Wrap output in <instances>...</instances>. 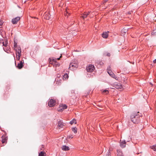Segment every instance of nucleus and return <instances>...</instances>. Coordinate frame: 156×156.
<instances>
[{
	"label": "nucleus",
	"mask_w": 156,
	"mask_h": 156,
	"mask_svg": "<svg viewBox=\"0 0 156 156\" xmlns=\"http://www.w3.org/2000/svg\"><path fill=\"white\" fill-rule=\"evenodd\" d=\"M156 2V0H154Z\"/></svg>",
	"instance_id": "nucleus-48"
},
{
	"label": "nucleus",
	"mask_w": 156,
	"mask_h": 156,
	"mask_svg": "<svg viewBox=\"0 0 156 156\" xmlns=\"http://www.w3.org/2000/svg\"><path fill=\"white\" fill-rule=\"evenodd\" d=\"M2 24H1L0 25V32H1V30H2V29H1V26H2Z\"/></svg>",
	"instance_id": "nucleus-41"
},
{
	"label": "nucleus",
	"mask_w": 156,
	"mask_h": 156,
	"mask_svg": "<svg viewBox=\"0 0 156 156\" xmlns=\"http://www.w3.org/2000/svg\"><path fill=\"white\" fill-rule=\"evenodd\" d=\"M103 94H107L108 93V91L107 90H104L103 91Z\"/></svg>",
	"instance_id": "nucleus-29"
},
{
	"label": "nucleus",
	"mask_w": 156,
	"mask_h": 156,
	"mask_svg": "<svg viewBox=\"0 0 156 156\" xmlns=\"http://www.w3.org/2000/svg\"><path fill=\"white\" fill-rule=\"evenodd\" d=\"M61 57H62V56H61V55L60 56V57H59V58H56V61H57V60H59V59H60V58Z\"/></svg>",
	"instance_id": "nucleus-43"
},
{
	"label": "nucleus",
	"mask_w": 156,
	"mask_h": 156,
	"mask_svg": "<svg viewBox=\"0 0 156 156\" xmlns=\"http://www.w3.org/2000/svg\"><path fill=\"white\" fill-rule=\"evenodd\" d=\"M62 149L63 151H66L69 150V148L68 146L66 145H63L62 147Z\"/></svg>",
	"instance_id": "nucleus-14"
},
{
	"label": "nucleus",
	"mask_w": 156,
	"mask_h": 156,
	"mask_svg": "<svg viewBox=\"0 0 156 156\" xmlns=\"http://www.w3.org/2000/svg\"><path fill=\"white\" fill-rule=\"evenodd\" d=\"M71 92H72V93H74V90H72V91H71Z\"/></svg>",
	"instance_id": "nucleus-45"
},
{
	"label": "nucleus",
	"mask_w": 156,
	"mask_h": 156,
	"mask_svg": "<svg viewBox=\"0 0 156 156\" xmlns=\"http://www.w3.org/2000/svg\"><path fill=\"white\" fill-rule=\"evenodd\" d=\"M21 51H18V52L17 53V54H18L17 55L18 56H21Z\"/></svg>",
	"instance_id": "nucleus-31"
},
{
	"label": "nucleus",
	"mask_w": 156,
	"mask_h": 156,
	"mask_svg": "<svg viewBox=\"0 0 156 156\" xmlns=\"http://www.w3.org/2000/svg\"><path fill=\"white\" fill-rule=\"evenodd\" d=\"M126 146V140H123L122 141H121L120 143V146L122 148H123L125 147Z\"/></svg>",
	"instance_id": "nucleus-10"
},
{
	"label": "nucleus",
	"mask_w": 156,
	"mask_h": 156,
	"mask_svg": "<svg viewBox=\"0 0 156 156\" xmlns=\"http://www.w3.org/2000/svg\"><path fill=\"white\" fill-rule=\"evenodd\" d=\"M107 72L110 75V76L111 75V74H112V73H113V72L112 71H108V72Z\"/></svg>",
	"instance_id": "nucleus-36"
},
{
	"label": "nucleus",
	"mask_w": 156,
	"mask_h": 156,
	"mask_svg": "<svg viewBox=\"0 0 156 156\" xmlns=\"http://www.w3.org/2000/svg\"><path fill=\"white\" fill-rule=\"evenodd\" d=\"M151 34L152 35H156V30L154 32V31L151 33Z\"/></svg>",
	"instance_id": "nucleus-37"
},
{
	"label": "nucleus",
	"mask_w": 156,
	"mask_h": 156,
	"mask_svg": "<svg viewBox=\"0 0 156 156\" xmlns=\"http://www.w3.org/2000/svg\"><path fill=\"white\" fill-rule=\"evenodd\" d=\"M3 49L6 52H7L8 53H9L8 48V47H3Z\"/></svg>",
	"instance_id": "nucleus-26"
},
{
	"label": "nucleus",
	"mask_w": 156,
	"mask_h": 156,
	"mask_svg": "<svg viewBox=\"0 0 156 156\" xmlns=\"http://www.w3.org/2000/svg\"><path fill=\"white\" fill-rule=\"evenodd\" d=\"M2 140V143L4 144L5 143L6 141L4 140V138H3V136H2L1 137Z\"/></svg>",
	"instance_id": "nucleus-28"
},
{
	"label": "nucleus",
	"mask_w": 156,
	"mask_h": 156,
	"mask_svg": "<svg viewBox=\"0 0 156 156\" xmlns=\"http://www.w3.org/2000/svg\"><path fill=\"white\" fill-rule=\"evenodd\" d=\"M73 138V135L72 134L69 135L67 136V138L69 139H71Z\"/></svg>",
	"instance_id": "nucleus-27"
},
{
	"label": "nucleus",
	"mask_w": 156,
	"mask_h": 156,
	"mask_svg": "<svg viewBox=\"0 0 156 156\" xmlns=\"http://www.w3.org/2000/svg\"><path fill=\"white\" fill-rule=\"evenodd\" d=\"M55 81L56 84L59 85L62 81V80L60 78H57L55 79Z\"/></svg>",
	"instance_id": "nucleus-13"
},
{
	"label": "nucleus",
	"mask_w": 156,
	"mask_h": 156,
	"mask_svg": "<svg viewBox=\"0 0 156 156\" xmlns=\"http://www.w3.org/2000/svg\"><path fill=\"white\" fill-rule=\"evenodd\" d=\"M39 156H46L45 153L43 151H41L39 154Z\"/></svg>",
	"instance_id": "nucleus-20"
},
{
	"label": "nucleus",
	"mask_w": 156,
	"mask_h": 156,
	"mask_svg": "<svg viewBox=\"0 0 156 156\" xmlns=\"http://www.w3.org/2000/svg\"><path fill=\"white\" fill-rule=\"evenodd\" d=\"M112 77L115 79L116 80H118V78L116 77V76L113 73L112 74H111L110 76Z\"/></svg>",
	"instance_id": "nucleus-21"
},
{
	"label": "nucleus",
	"mask_w": 156,
	"mask_h": 156,
	"mask_svg": "<svg viewBox=\"0 0 156 156\" xmlns=\"http://www.w3.org/2000/svg\"><path fill=\"white\" fill-rule=\"evenodd\" d=\"M67 107V106L66 105H62L60 106L58 109V111L59 112H61L64 109H66Z\"/></svg>",
	"instance_id": "nucleus-8"
},
{
	"label": "nucleus",
	"mask_w": 156,
	"mask_h": 156,
	"mask_svg": "<svg viewBox=\"0 0 156 156\" xmlns=\"http://www.w3.org/2000/svg\"><path fill=\"white\" fill-rule=\"evenodd\" d=\"M49 63L54 65V62H55L56 61V58H50L49 59Z\"/></svg>",
	"instance_id": "nucleus-9"
},
{
	"label": "nucleus",
	"mask_w": 156,
	"mask_h": 156,
	"mask_svg": "<svg viewBox=\"0 0 156 156\" xmlns=\"http://www.w3.org/2000/svg\"><path fill=\"white\" fill-rule=\"evenodd\" d=\"M16 51L17 53L18 52V51H21V49L20 47H18L16 49Z\"/></svg>",
	"instance_id": "nucleus-30"
},
{
	"label": "nucleus",
	"mask_w": 156,
	"mask_h": 156,
	"mask_svg": "<svg viewBox=\"0 0 156 156\" xmlns=\"http://www.w3.org/2000/svg\"><path fill=\"white\" fill-rule=\"evenodd\" d=\"M128 14H130V12H128Z\"/></svg>",
	"instance_id": "nucleus-47"
},
{
	"label": "nucleus",
	"mask_w": 156,
	"mask_h": 156,
	"mask_svg": "<svg viewBox=\"0 0 156 156\" xmlns=\"http://www.w3.org/2000/svg\"><path fill=\"white\" fill-rule=\"evenodd\" d=\"M3 138H4V140L6 141V140H7V137L6 136H3Z\"/></svg>",
	"instance_id": "nucleus-38"
},
{
	"label": "nucleus",
	"mask_w": 156,
	"mask_h": 156,
	"mask_svg": "<svg viewBox=\"0 0 156 156\" xmlns=\"http://www.w3.org/2000/svg\"><path fill=\"white\" fill-rule=\"evenodd\" d=\"M91 12V11L85 12L82 14V16H80V17L82 18L83 19H84L85 18H86L88 15L90 14Z\"/></svg>",
	"instance_id": "nucleus-5"
},
{
	"label": "nucleus",
	"mask_w": 156,
	"mask_h": 156,
	"mask_svg": "<svg viewBox=\"0 0 156 156\" xmlns=\"http://www.w3.org/2000/svg\"><path fill=\"white\" fill-rule=\"evenodd\" d=\"M106 55L109 57L110 56V54L109 53H108Z\"/></svg>",
	"instance_id": "nucleus-40"
},
{
	"label": "nucleus",
	"mask_w": 156,
	"mask_h": 156,
	"mask_svg": "<svg viewBox=\"0 0 156 156\" xmlns=\"http://www.w3.org/2000/svg\"><path fill=\"white\" fill-rule=\"evenodd\" d=\"M20 19V17L19 16H18L15 17V18H13L12 20V22L13 24H16L17 22Z\"/></svg>",
	"instance_id": "nucleus-6"
},
{
	"label": "nucleus",
	"mask_w": 156,
	"mask_h": 156,
	"mask_svg": "<svg viewBox=\"0 0 156 156\" xmlns=\"http://www.w3.org/2000/svg\"><path fill=\"white\" fill-rule=\"evenodd\" d=\"M14 48H16L17 47V44L16 42H14Z\"/></svg>",
	"instance_id": "nucleus-35"
},
{
	"label": "nucleus",
	"mask_w": 156,
	"mask_h": 156,
	"mask_svg": "<svg viewBox=\"0 0 156 156\" xmlns=\"http://www.w3.org/2000/svg\"><path fill=\"white\" fill-rule=\"evenodd\" d=\"M20 56H18V57L17 58V60H19L20 59Z\"/></svg>",
	"instance_id": "nucleus-42"
},
{
	"label": "nucleus",
	"mask_w": 156,
	"mask_h": 156,
	"mask_svg": "<svg viewBox=\"0 0 156 156\" xmlns=\"http://www.w3.org/2000/svg\"><path fill=\"white\" fill-rule=\"evenodd\" d=\"M60 64L58 62H57L56 61H55V62H54V66H55V67H58L59 66H60Z\"/></svg>",
	"instance_id": "nucleus-23"
},
{
	"label": "nucleus",
	"mask_w": 156,
	"mask_h": 156,
	"mask_svg": "<svg viewBox=\"0 0 156 156\" xmlns=\"http://www.w3.org/2000/svg\"><path fill=\"white\" fill-rule=\"evenodd\" d=\"M150 84H152L151 83H150Z\"/></svg>",
	"instance_id": "nucleus-49"
},
{
	"label": "nucleus",
	"mask_w": 156,
	"mask_h": 156,
	"mask_svg": "<svg viewBox=\"0 0 156 156\" xmlns=\"http://www.w3.org/2000/svg\"><path fill=\"white\" fill-rule=\"evenodd\" d=\"M131 139L130 138L129 136L128 137V138L126 139V142H129L130 140Z\"/></svg>",
	"instance_id": "nucleus-33"
},
{
	"label": "nucleus",
	"mask_w": 156,
	"mask_h": 156,
	"mask_svg": "<svg viewBox=\"0 0 156 156\" xmlns=\"http://www.w3.org/2000/svg\"><path fill=\"white\" fill-rule=\"evenodd\" d=\"M153 62L154 63H156V59L153 61Z\"/></svg>",
	"instance_id": "nucleus-44"
},
{
	"label": "nucleus",
	"mask_w": 156,
	"mask_h": 156,
	"mask_svg": "<svg viewBox=\"0 0 156 156\" xmlns=\"http://www.w3.org/2000/svg\"><path fill=\"white\" fill-rule=\"evenodd\" d=\"M114 86L117 89H121L122 88V86L120 83H115L114 84Z\"/></svg>",
	"instance_id": "nucleus-7"
},
{
	"label": "nucleus",
	"mask_w": 156,
	"mask_h": 156,
	"mask_svg": "<svg viewBox=\"0 0 156 156\" xmlns=\"http://www.w3.org/2000/svg\"><path fill=\"white\" fill-rule=\"evenodd\" d=\"M2 42H3V39H0V44H1V43H2Z\"/></svg>",
	"instance_id": "nucleus-39"
},
{
	"label": "nucleus",
	"mask_w": 156,
	"mask_h": 156,
	"mask_svg": "<svg viewBox=\"0 0 156 156\" xmlns=\"http://www.w3.org/2000/svg\"><path fill=\"white\" fill-rule=\"evenodd\" d=\"M139 116L136 113H133L130 116L131 121L135 124L138 123L140 121Z\"/></svg>",
	"instance_id": "nucleus-1"
},
{
	"label": "nucleus",
	"mask_w": 156,
	"mask_h": 156,
	"mask_svg": "<svg viewBox=\"0 0 156 156\" xmlns=\"http://www.w3.org/2000/svg\"><path fill=\"white\" fill-rule=\"evenodd\" d=\"M63 126L62 122L61 121H59L58 122V128H62Z\"/></svg>",
	"instance_id": "nucleus-15"
},
{
	"label": "nucleus",
	"mask_w": 156,
	"mask_h": 156,
	"mask_svg": "<svg viewBox=\"0 0 156 156\" xmlns=\"http://www.w3.org/2000/svg\"><path fill=\"white\" fill-rule=\"evenodd\" d=\"M108 0H105V2H107Z\"/></svg>",
	"instance_id": "nucleus-46"
},
{
	"label": "nucleus",
	"mask_w": 156,
	"mask_h": 156,
	"mask_svg": "<svg viewBox=\"0 0 156 156\" xmlns=\"http://www.w3.org/2000/svg\"><path fill=\"white\" fill-rule=\"evenodd\" d=\"M73 131L75 133H76L77 132V128L76 127L73 128L72 129Z\"/></svg>",
	"instance_id": "nucleus-24"
},
{
	"label": "nucleus",
	"mask_w": 156,
	"mask_h": 156,
	"mask_svg": "<svg viewBox=\"0 0 156 156\" xmlns=\"http://www.w3.org/2000/svg\"><path fill=\"white\" fill-rule=\"evenodd\" d=\"M117 156H124L122 151L120 150H117Z\"/></svg>",
	"instance_id": "nucleus-16"
},
{
	"label": "nucleus",
	"mask_w": 156,
	"mask_h": 156,
	"mask_svg": "<svg viewBox=\"0 0 156 156\" xmlns=\"http://www.w3.org/2000/svg\"><path fill=\"white\" fill-rule=\"evenodd\" d=\"M2 44L3 46H4L5 47H7L8 46V42L7 41H5V43H4V42H2Z\"/></svg>",
	"instance_id": "nucleus-22"
},
{
	"label": "nucleus",
	"mask_w": 156,
	"mask_h": 156,
	"mask_svg": "<svg viewBox=\"0 0 156 156\" xmlns=\"http://www.w3.org/2000/svg\"><path fill=\"white\" fill-rule=\"evenodd\" d=\"M44 18L47 20H49L51 18V15L47 13L45 15Z\"/></svg>",
	"instance_id": "nucleus-17"
},
{
	"label": "nucleus",
	"mask_w": 156,
	"mask_h": 156,
	"mask_svg": "<svg viewBox=\"0 0 156 156\" xmlns=\"http://www.w3.org/2000/svg\"><path fill=\"white\" fill-rule=\"evenodd\" d=\"M94 69V66L92 65H90L86 68V70L89 72H92Z\"/></svg>",
	"instance_id": "nucleus-3"
},
{
	"label": "nucleus",
	"mask_w": 156,
	"mask_h": 156,
	"mask_svg": "<svg viewBox=\"0 0 156 156\" xmlns=\"http://www.w3.org/2000/svg\"><path fill=\"white\" fill-rule=\"evenodd\" d=\"M23 61H20V63H19L17 65V67L19 69H21L23 66Z\"/></svg>",
	"instance_id": "nucleus-12"
},
{
	"label": "nucleus",
	"mask_w": 156,
	"mask_h": 156,
	"mask_svg": "<svg viewBox=\"0 0 156 156\" xmlns=\"http://www.w3.org/2000/svg\"><path fill=\"white\" fill-rule=\"evenodd\" d=\"M109 32V31L103 32L102 34V37L105 38H107L108 35V33Z\"/></svg>",
	"instance_id": "nucleus-11"
},
{
	"label": "nucleus",
	"mask_w": 156,
	"mask_h": 156,
	"mask_svg": "<svg viewBox=\"0 0 156 156\" xmlns=\"http://www.w3.org/2000/svg\"><path fill=\"white\" fill-rule=\"evenodd\" d=\"M111 68L110 66L108 67L107 69V72H108V71H111Z\"/></svg>",
	"instance_id": "nucleus-32"
},
{
	"label": "nucleus",
	"mask_w": 156,
	"mask_h": 156,
	"mask_svg": "<svg viewBox=\"0 0 156 156\" xmlns=\"http://www.w3.org/2000/svg\"><path fill=\"white\" fill-rule=\"evenodd\" d=\"M78 62L76 60H72L69 65V69L71 70H74L77 68Z\"/></svg>",
	"instance_id": "nucleus-2"
},
{
	"label": "nucleus",
	"mask_w": 156,
	"mask_h": 156,
	"mask_svg": "<svg viewBox=\"0 0 156 156\" xmlns=\"http://www.w3.org/2000/svg\"><path fill=\"white\" fill-rule=\"evenodd\" d=\"M107 156H111L110 152L109 151L107 152Z\"/></svg>",
	"instance_id": "nucleus-34"
},
{
	"label": "nucleus",
	"mask_w": 156,
	"mask_h": 156,
	"mask_svg": "<svg viewBox=\"0 0 156 156\" xmlns=\"http://www.w3.org/2000/svg\"><path fill=\"white\" fill-rule=\"evenodd\" d=\"M151 149L153 150L154 151H156V144L152 146L151 147Z\"/></svg>",
	"instance_id": "nucleus-25"
},
{
	"label": "nucleus",
	"mask_w": 156,
	"mask_h": 156,
	"mask_svg": "<svg viewBox=\"0 0 156 156\" xmlns=\"http://www.w3.org/2000/svg\"><path fill=\"white\" fill-rule=\"evenodd\" d=\"M68 78V75L67 73H66L64 74L63 76V80H66Z\"/></svg>",
	"instance_id": "nucleus-18"
},
{
	"label": "nucleus",
	"mask_w": 156,
	"mask_h": 156,
	"mask_svg": "<svg viewBox=\"0 0 156 156\" xmlns=\"http://www.w3.org/2000/svg\"><path fill=\"white\" fill-rule=\"evenodd\" d=\"M55 101L53 99H51L49 101L48 105L50 107H53L55 105Z\"/></svg>",
	"instance_id": "nucleus-4"
},
{
	"label": "nucleus",
	"mask_w": 156,
	"mask_h": 156,
	"mask_svg": "<svg viewBox=\"0 0 156 156\" xmlns=\"http://www.w3.org/2000/svg\"><path fill=\"white\" fill-rule=\"evenodd\" d=\"M70 123L71 125H72L74 123L76 124V120L75 119H73L70 122Z\"/></svg>",
	"instance_id": "nucleus-19"
}]
</instances>
